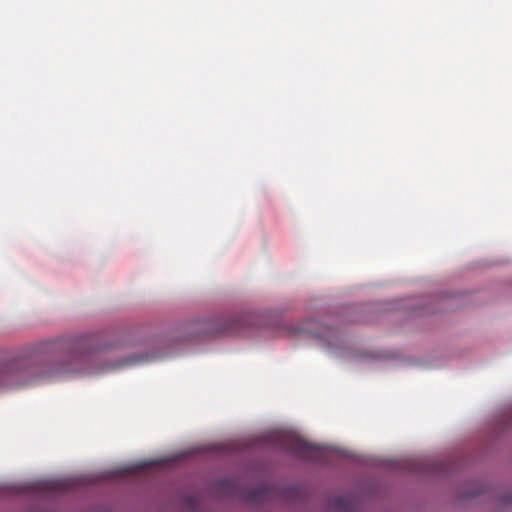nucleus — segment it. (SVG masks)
<instances>
[{"mask_svg": "<svg viewBox=\"0 0 512 512\" xmlns=\"http://www.w3.org/2000/svg\"><path fill=\"white\" fill-rule=\"evenodd\" d=\"M32 369L22 359L11 358L0 352V381L3 386H19L34 382L29 378Z\"/></svg>", "mask_w": 512, "mask_h": 512, "instance_id": "f257e3e1", "label": "nucleus"}, {"mask_svg": "<svg viewBox=\"0 0 512 512\" xmlns=\"http://www.w3.org/2000/svg\"><path fill=\"white\" fill-rule=\"evenodd\" d=\"M282 442L291 454L305 460L321 461L331 452L330 447L315 445L293 433L282 435Z\"/></svg>", "mask_w": 512, "mask_h": 512, "instance_id": "f03ea898", "label": "nucleus"}, {"mask_svg": "<svg viewBox=\"0 0 512 512\" xmlns=\"http://www.w3.org/2000/svg\"><path fill=\"white\" fill-rule=\"evenodd\" d=\"M270 490L266 485H258L247 491L246 499L253 502H263L269 498Z\"/></svg>", "mask_w": 512, "mask_h": 512, "instance_id": "7ed1b4c3", "label": "nucleus"}, {"mask_svg": "<svg viewBox=\"0 0 512 512\" xmlns=\"http://www.w3.org/2000/svg\"><path fill=\"white\" fill-rule=\"evenodd\" d=\"M317 337L326 342L329 348L339 346V333L335 329L324 328L322 332L318 333Z\"/></svg>", "mask_w": 512, "mask_h": 512, "instance_id": "20e7f679", "label": "nucleus"}, {"mask_svg": "<svg viewBox=\"0 0 512 512\" xmlns=\"http://www.w3.org/2000/svg\"><path fill=\"white\" fill-rule=\"evenodd\" d=\"M218 489L227 496H235L237 494V482L233 479H222L217 483Z\"/></svg>", "mask_w": 512, "mask_h": 512, "instance_id": "39448f33", "label": "nucleus"}, {"mask_svg": "<svg viewBox=\"0 0 512 512\" xmlns=\"http://www.w3.org/2000/svg\"><path fill=\"white\" fill-rule=\"evenodd\" d=\"M83 370H84L83 368H76V367L69 368V367H67V368H61L57 372L58 373H69V372L76 373V372H82Z\"/></svg>", "mask_w": 512, "mask_h": 512, "instance_id": "423d86ee", "label": "nucleus"}, {"mask_svg": "<svg viewBox=\"0 0 512 512\" xmlns=\"http://www.w3.org/2000/svg\"><path fill=\"white\" fill-rule=\"evenodd\" d=\"M71 357H72V359H73L74 361H77V362H81V361H82V360H84V358H85V356H84V355L79 354V353H75V354H73Z\"/></svg>", "mask_w": 512, "mask_h": 512, "instance_id": "0eeeda50", "label": "nucleus"}, {"mask_svg": "<svg viewBox=\"0 0 512 512\" xmlns=\"http://www.w3.org/2000/svg\"><path fill=\"white\" fill-rule=\"evenodd\" d=\"M81 341H82V339L81 340H77L76 343L73 345V347H79Z\"/></svg>", "mask_w": 512, "mask_h": 512, "instance_id": "6e6552de", "label": "nucleus"}]
</instances>
